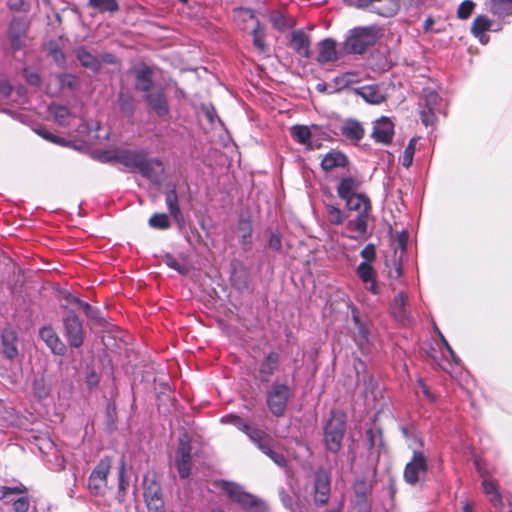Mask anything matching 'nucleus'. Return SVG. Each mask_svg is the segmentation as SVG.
I'll return each mask as SVG.
<instances>
[{
	"instance_id": "nucleus-56",
	"label": "nucleus",
	"mask_w": 512,
	"mask_h": 512,
	"mask_svg": "<svg viewBox=\"0 0 512 512\" xmlns=\"http://www.w3.org/2000/svg\"><path fill=\"white\" fill-rule=\"evenodd\" d=\"M269 21L272 27L278 32H285L290 28V24L284 14L279 11L272 12Z\"/></svg>"
},
{
	"instance_id": "nucleus-33",
	"label": "nucleus",
	"mask_w": 512,
	"mask_h": 512,
	"mask_svg": "<svg viewBox=\"0 0 512 512\" xmlns=\"http://www.w3.org/2000/svg\"><path fill=\"white\" fill-rule=\"evenodd\" d=\"M345 207L348 211H355L357 214L369 216L371 211V201L366 193L360 192L353 198L345 201Z\"/></svg>"
},
{
	"instance_id": "nucleus-8",
	"label": "nucleus",
	"mask_w": 512,
	"mask_h": 512,
	"mask_svg": "<svg viewBox=\"0 0 512 512\" xmlns=\"http://www.w3.org/2000/svg\"><path fill=\"white\" fill-rule=\"evenodd\" d=\"M192 444L187 433H183L178 438L176 448L175 467L181 479L189 477L192 469Z\"/></svg>"
},
{
	"instance_id": "nucleus-26",
	"label": "nucleus",
	"mask_w": 512,
	"mask_h": 512,
	"mask_svg": "<svg viewBox=\"0 0 512 512\" xmlns=\"http://www.w3.org/2000/svg\"><path fill=\"white\" fill-rule=\"evenodd\" d=\"M165 202L169 215L179 227H182L185 223V218L179 205L178 194L175 186L165 192Z\"/></svg>"
},
{
	"instance_id": "nucleus-58",
	"label": "nucleus",
	"mask_w": 512,
	"mask_h": 512,
	"mask_svg": "<svg viewBox=\"0 0 512 512\" xmlns=\"http://www.w3.org/2000/svg\"><path fill=\"white\" fill-rule=\"evenodd\" d=\"M128 487L129 478L126 476V464L125 461L121 459L118 466V495L124 496Z\"/></svg>"
},
{
	"instance_id": "nucleus-28",
	"label": "nucleus",
	"mask_w": 512,
	"mask_h": 512,
	"mask_svg": "<svg viewBox=\"0 0 512 512\" xmlns=\"http://www.w3.org/2000/svg\"><path fill=\"white\" fill-rule=\"evenodd\" d=\"M354 93L368 104L378 105L385 101V96L376 84L357 87L354 89Z\"/></svg>"
},
{
	"instance_id": "nucleus-62",
	"label": "nucleus",
	"mask_w": 512,
	"mask_h": 512,
	"mask_svg": "<svg viewBox=\"0 0 512 512\" xmlns=\"http://www.w3.org/2000/svg\"><path fill=\"white\" fill-rule=\"evenodd\" d=\"M415 142L416 139L411 138L404 149L403 155L401 157V164L405 168H409L413 163V157L416 150Z\"/></svg>"
},
{
	"instance_id": "nucleus-42",
	"label": "nucleus",
	"mask_w": 512,
	"mask_h": 512,
	"mask_svg": "<svg viewBox=\"0 0 512 512\" xmlns=\"http://www.w3.org/2000/svg\"><path fill=\"white\" fill-rule=\"evenodd\" d=\"M366 436V448L370 455L374 453V449L377 446H383L384 440L382 435V430L380 428H368L365 432Z\"/></svg>"
},
{
	"instance_id": "nucleus-30",
	"label": "nucleus",
	"mask_w": 512,
	"mask_h": 512,
	"mask_svg": "<svg viewBox=\"0 0 512 512\" xmlns=\"http://www.w3.org/2000/svg\"><path fill=\"white\" fill-rule=\"evenodd\" d=\"M232 286L239 292H244L249 288L250 273L244 265L233 266L230 274Z\"/></svg>"
},
{
	"instance_id": "nucleus-21",
	"label": "nucleus",
	"mask_w": 512,
	"mask_h": 512,
	"mask_svg": "<svg viewBox=\"0 0 512 512\" xmlns=\"http://www.w3.org/2000/svg\"><path fill=\"white\" fill-rule=\"evenodd\" d=\"M148 153L144 149H119V164L125 166L130 171L138 170L139 166Z\"/></svg>"
},
{
	"instance_id": "nucleus-37",
	"label": "nucleus",
	"mask_w": 512,
	"mask_h": 512,
	"mask_svg": "<svg viewBox=\"0 0 512 512\" xmlns=\"http://www.w3.org/2000/svg\"><path fill=\"white\" fill-rule=\"evenodd\" d=\"M143 497L144 501L163 498L161 484L148 474L143 476Z\"/></svg>"
},
{
	"instance_id": "nucleus-34",
	"label": "nucleus",
	"mask_w": 512,
	"mask_h": 512,
	"mask_svg": "<svg viewBox=\"0 0 512 512\" xmlns=\"http://www.w3.org/2000/svg\"><path fill=\"white\" fill-rule=\"evenodd\" d=\"M359 185L360 183L355 177L346 176L341 178L337 185L338 197L343 201L353 198L358 194Z\"/></svg>"
},
{
	"instance_id": "nucleus-27",
	"label": "nucleus",
	"mask_w": 512,
	"mask_h": 512,
	"mask_svg": "<svg viewBox=\"0 0 512 512\" xmlns=\"http://www.w3.org/2000/svg\"><path fill=\"white\" fill-rule=\"evenodd\" d=\"M337 43L333 38H325L318 43L319 53L316 61L319 64H327L337 61Z\"/></svg>"
},
{
	"instance_id": "nucleus-12",
	"label": "nucleus",
	"mask_w": 512,
	"mask_h": 512,
	"mask_svg": "<svg viewBox=\"0 0 512 512\" xmlns=\"http://www.w3.org/2000/svg\"><path fill=\"white\" fill-rule=\"evenodd\" d=\"M347 307L350 310L351 321L357 329V333L354 334V342L361 348L370 343L371 322L368 319L362 318L360 310L353 302L350 301Z\"/></svg>"
},
{
	"instance_id": "nucleus-22",
	"label": "nucleus",
	"mask_w": 512,
	"mask_h": 512,
	"mask_svg": "<svg viewBox=\"0 0 512 512\" xmlns=\"http://www.w3.org/2000/svg\"><path fill=\"white\" fill-rule=\"evenodd\" d=\"M348 164L347 155L338 149L332 148L323 156L320 167L324 172H330L336 168H346Z\"/></svg>"
},
{
	"instance_id": "nucleus-61",
	"label": "nucleus",
	"mask_w": 512,
	"mask_h": 512,
	"mask_svg": "<svg viewBox=\"0 0 512 512\" xmlns=\"http://www.w3.org/2000/svg\"><path fill=\"white\" fill-rule=\"evenodd\" d=\"M164 263L170 268L175 271H177L180 275H187L188 274V268L181 264L174 256L173 254L166 252L163 256Z\"/></svg>"
},
{
	"instance_id": "nucleus-53",
	"label": "nucleus",
	"mask_w": 512,
	"mask_h": 512,
	"mask_svg": "<svg viewBox=\"0 0 512 512\" xmlns=\"http://www.w3.org/2000/svg\"><path fill=\"white\" fill-rule=\"evenodd\" d=\"M221 424L232 425L239 431L243 432L248 429V423L239 415L235 413H229L220 418Z\"/></svg>"
},
{
	"instance_id": "nucleus-59",
	"label": "nucleus",
	"mask_w": 512,
	"mask_h": 512,
	"mask_svg": "<svg viewBox=\"0 0 512 512\" xmlns=\"http://www.w3.org/2000/svg\"><path fill=\"white\" fill-rule=\"evenodd\" d=\"M433 330H434V333L436 334V336L439 338V340H440L441 344L443 345V347L445 348V350L450 355L451 360L453 361V363L456 364V365H459L460 362H461V359L455 353V351L452 349V347L450 346V344L446 340L445 336L443 335L441 330L438 328V326L434 322H433Z\"/></svg>"
},
{
	"instance_id": "nucleus-35",
	"label": "nucleus",
	"mask_w": 512,
	"mask_h": 512,
	"mask_svg": "<svg viewBox=\"0 0 512 512\" xmlns=\"http://www.w3.org/2000/svg\"><path fill=\"white\" fill-rule=\"evenodd\" d=\"M490 27V19L485 15H478L472 23L471 33L482 45H485L489 42V37L485 35V32L489 31Z\"/></svg>"
},
{
	"instance_id": "nucleus-38",
	"label": "nucleus",
	"mask_w": 512,
	"mask_h": 512,
	"mask_svg": "<svg viewBox=\"0 0 512 512\" xmlns=\"http://www.w3.org/2000/svg\"><path fill=\"white\" fill-rule=\"evenodd\" d=\"M311 128H319V125L312 124L310 127L304 124H295L290 127V135L300 145L305 146L313 137Z\"/></svg>"
},
{
	"instance_id": "nucleus-40",
	"label": "nucleus",
	"mask_w": 512,
	"mask_h": 512,
	"mask_svg": "<svg viewBox=\"0 0 512 512\" xmlns=\"http://www.w3.org/2000/svg\"><path fill=\"white\" fill-rule=\"evenodd\" d=\"M47 55L50 57L57 67L64 69L67 66L66 55L63 49L55 40H50L47 43Z\"/></svg>"
},
{
	"instance_id": "nucleus-17",
	"label": "nucleus",
	"mask_w": 512,
	"mask_h": 512,
	"mask_svg": "<svg viewBox=\"0 0 512 512\" xmlns=\"http://www.w3.org/2000/svg\"><path fill=\"white\" fill-rule=\"evenodd\" d=\"M144 100L159 118L167 117L170 114V106L164 88L161 87L156 92L145 94Z\"/></svg>"
},
{
	"instance_id": "nucleus-51",
	"label": "nucleus",
	"mask_w": 512,
	"mask_h": 512,
	"mask_svg": "<svg viewBox=\"0 0 512 512\" xmlns=\"http://www.w3.org/2000/svg\"><path fill=\"white\" fill-rule=\"evenodd\" d=\"M326 210L328 214L329 222L333 225H343L344 222L348 219V215L345 214L340 208L327 204Z\"/></svg>"
},
{
	"instance_id": "nucleus-43",
	"label": "nucleus",
	"mask_w": 512,
	"mask_h": 512,
	"mask_svg": "<svg viewBox=\"0 0 512 512\" xmlns=\"http://www.w3.org/2000/svg\"><path fill=\"white\" fill-rule=\"evenodd\" d=\"M353 491L359 500L364 501L372 491V484L368 482L366 476H361L354 481Z\"/></svg>"
},
{
	"instance_id": "nucleus-23",
	"label": "nucleus",
	"mask_w": 512,
	"mask_h": 512,
	"mask_svg": "<svg viewBox=\"0 0 512 512\" xmlns=\"http://www.w3.org/2000/svg\"><path fill=\"white\" fill-rule=\"evenodd\" d=\"M1 353L10 361L18 357V336L11 328H6L1 333Z\"/></svg>"
},
{
	"instance_id": "nucleus-4",
	"label": "nucleus",
	"mask_w": 512,
	"mask_h": 512,
	"mask_svg": "<svg viewBox=\"0 0 512 512\" xmlns=\"http://www.w3.org/2000/svg\"><path fill=\"white\" fill-rule=\"evenodd\" d=\"M66 311L62 316V334L68 346L78 349L84 343L83 322L74 309L61 305Z\"/></svg>"
},
{
	"instance_id": "nucleus-32",
	"label": "nucleus",
	"mask_w": 512,
	"mask_h": 512,
	"mask_svg": "<svg viewBox=\"0 0 512 512\" xmlns=\"http://www.w3.org/2000/svg\"><path fill=\"white\" fill-rule=\"evenodd\" d=\"M75 57L80 62L81 66L91 70L97 74L101 71V61L98 57L91 54L84 46L75 49Z\"/></svg>"
},
{
	"instance_id": "nucleus-14",
	"label": "nucleus",
	"mask_w": 512,
	"mask_h": 512,
	"mask_svg": "<svg viewBox=\"0 0 512 512\" xmlns=\"http://www.w3.org/2000/svg\"><path fill=\"white\" fill-rule=\"evenodd\" d=\"M331 492V480L329 474L319 469L314 474L313 482V501L318 507L324 506L328 503Z\"/></svg>"
},
{
	"instance_id": "nucleus-25",
	"label": "nucleus",
	"mask_w": 512,
	"mask_h": 512,
	"mask_svg": "<svg viewBox=\"0 0 512 512\" xmlns=\"http://www.w3.org/2000/svg\"><path fill=\"white\" fill-rule=\"evenodd\" d=\"M135 76V89L145 94L150 93L153 88V70L150 66L142 64L133 70Z\"/></svg>"
},
{
	"instance_id": "nucleus-64",
	"label": "nucleus",
	"mask_w": 512,
	"mask_h": 512,
	"mask_svg": "<svg viewBox=\"0 0 512 512\" xmlns=\"http://www.w3.org/2000/svg\"><path fill=\"white\" fill-rule=\"evenodd\" d=\"M267 247L274 252H281L282 250V234L278 229L271 230Z\"/></svg>"
},
{
	"instance_id": "nucleus-24",
	"label": "nucleus",
	"mask_w": 512,
	"mask_h": 512,
	"mask_svg": "<svg viewBox=\"0 0 512 512\" xmlns=\"http://www.w3.org/2000/svg\"><path fill=\"white\" fill-rule=\"evenodd\" d=\"M138 170L145 179L151 182H158L164 172V167L159 158H147L145 156Z\"/></svg>"
},
{
	"instance_id": "nucleus-5",
	"label": "nucleus",
	"mask_w": 512,
	"mask_h": 512,
	"mask_svg": "<svg viewBox=\"0 0 512 512\" xmlns=\"http://www.w3.org/2000/svg\"><path fill=\"white\" fill-rule=\"evenodd\" d=\"M112 467V457L103 456L92 469L87 482V489L92 496H103L108 488V475Z\"/></svg>"
},
{
	"instance_id": "nucleus-3",
	"label": "nucleus",
	"mask_w": 512,
	"mask_h": 512,
	"mask_svg": "<svg viewBox=\"0 0 512 512\" xmlns=\"http://www.w3.org/2000/svg\"><path fill=\"white\" fill-rule=\"evenodd\" d=\"M292 394V388L287 382H280L278 380L273 381L265 395L266 405L269 412L274 417H283L286 413Z\"/></svg>"
},
{
	"instance_id": "nucleus-50",
	"label": "nucleus",
	"mask_w": 512,
	"mask_h": 512,
	"mask_svg": "<svg viewBox=\"0 0 512 512\" xmlns=\"http://www.w3.org/2000/svg\"><path fill=\"white\" fill-rule=\"evenodd\" d=\"M57 80L61 89L68 88L71 91L79 89L78 78L75 74L63 72L57 75Z\"/></svg>"
},
{
	"instance_id": "nucleus-55",
	"label": "nucleus",
	"mask_w": 512,
	"mask_h": 512,
	"mask_svg": "<svg viewBox=\"0 0 512 512\" xmlns=\"http://www.w3.org/2000/svg\"><path fill=\"white\" fill-rule=\"evenodd\" d=\"M35 132L41 136L43 139L51 142V143H54V144H58L60 146H63V147H67V146H70L71 144V141L63 138V137H60V136H57L55 134H53L51 131H49L48 129L46 128H38L35 130Z\"/></svg>"
},
{
	"instance_id": "nucleus-11",
	"label": "nucleus",
	"mask_w": 512,
	"mask_h": 512,
	"mask_svg": "<svg viewBox=\"0 0 512 512\" xmlns=\"http://www.w3.org/2000/svg\"><path fill=\"white\" fill-rule=\"evenodd\" d=\"M352 6L386 18L394 16L400 8L399 0H356Z\"/></svg>"
},
{
	"instance_id": "nucleus-63",
	"label": "nucleus",
	"mask_w": 512,
	"mask_h": 512,
	"mask_svg": "<svg viewBox=\"0 0 512 512\" xmlns=\"http://www.w3.org/2000/svg\"><path fill=\"white\" fill-rule=\"evenodd\" d=\"M263 454L269 457L277 466L281 468H286L288 466V459L286 456L282 452L273 450L271 445L266 448V451H264Z\"/></svg>"
},
{
	"instance_id": "nucleus-49",
	"label": "nucleus",
	"mask_w": 512,
	"mask_h": 512,
	"mask_svg": "<svg viewBox=\"0 0 512 512\" xmlns=\"http://www.w3.org/2000/svg\"><path fill=\"white\" fill-rule=\"evenodd\" d=\"M148 224L153 229L166 230L171 227V220L168 214L154 213L149 218Z\"/></svg>"
},
{
	"instance_id": "nucleus-52",
	"label": "nucleus",
	"mask_w": 512,
	"mask_h": 512,
	"mask_svg": "<svg viewBox=\"0 0 512 512\" xmlns=\"http://www.w3.org/2000/svg\"><path fill=\"white\" fill-rule=\"evenodd\" d=\"M82 309L85 315L96 322L99 325H104L106 323L105 317L103 315L102 310L99 307L93 306L88 302L82 304Z\"/></svg>"
},
{
	"instance_id": "nucleus-20",
	"label": "nucleus",
	"mask_w": 512,
	"mask_h": 512,
	"mask_svg": "<svg viewBox=\"0 0 512 512\" xmlns=\"http://www.w3.org/2000/svg\"><path fill=\"white\" fill-rule=\"evenodd\" d=\"M289 47L302 58L309 59L311 56V41L309 35L303 29H295L291 32Z\"/></svg>"
},
{
	"instance_id": "nucleus-47",
	"label": "nucleus",
	"mask_w": 512,
	"mask_h": 512,
	"mask_svg": "<svg viewBox=\"0 0 512 512\" xmlns=\"http://www.w3.org/2000/svg\"><path fill=\"white\" fill-rule=\"evenodd\" d=\"M239 230L242 231V235L239 238V244L242 246L244 251H248L252 247V226L249 220H243L239 223Z\"/></svg>"
},
{
	"instance_id": "nucleus-39",
	"label": "nucleus",
	"mask_w": 512,
	"mask_h": 512,
	"mask_svg": "<svg viewBox=\"0 0 512 512\" xmlns=\"http://www.w3.org/2000/svg\"><path fill=\"white\" fill-rule=\"evenodd\" d=\"M239 11L244 13L249 19L255 21V27L252 29V36H253V44L254 46L260 50L263 51L265 49V40L262 36H260L259 31L261 29V25L259 20L254 14V11L250 8H239Z\"/></svg>"
},
{
	"instance_id": "nucleus-44",
	"label": "nucleus",
	"mask_w": 512,
	"mask_h": 512,
	"mask_svg": "<svg viewBox=\"0 0 512 512\" xmlns=\"http://www.w3.org/2000/svg\"><path fill=\"white\" fill-rule=\"evenodd\" d=\"M118 104L120 111L127 117H132L135 114L136 106L135 99L129 93H120L118 95Z\"/></svg>"
},
{
	"instance_id": "nucleus-7",
	"label": "nucleus",
	"mask_w": 512,
	"mask_h": 512,
	"mask_svg": "<svg viewBox=\"0 0 512 512\" xmlns=\"http://www.w3.org/2000/svg\"><path fill=\"white\" fill-rule=\"evenodd\" d=\"M408 447L412 449V457L404 467L403 478L407 484L414 486L419 482L421 475L427 473L429 465L428 459L422 451L413 448L412 444H408Z\"/></svg>"
},
{
	"instance_id": "nucleus-45",
	"label": "nucleus",
	"mask_w": 512,
	"mask_h": 512,
	"mask_svg": "<svg viewBox=\"0 0 512 512\" xmlns=\"http://www.w3.org/2000/svg\"><path fill=\"white\" fill-rule=\"evenodd\" d=\"M482 487L487 495H490V502L493 506H502V495L498 490V487L494 481L484 479L482 481Z\"/></svg>"
},
{
	"instance_id": "nucleus-9",
	"label": "nucleus",
	"mask_w": 512,
	"mask_h": 512,
	"mask_svg": "<svg viewBox=\"0 0 512 512\" xmlns=\"http://www.w3.org/2000/svg\"><path fill=\"white\" fill-rule=\"evenodd\" d=\"M375 42V34L372 27H357L351 30V35L346 40L349 52L362 54Z\"/></svg>"
},
{
	"instance_id": "nucleus-48",
	"label": "nucleus",
	"mask_w": 512,
	"mask_h": 512,
	"mask_svg": "<svg viewBox=\"0 0 512 512\" xmlns=\"http://www.w3.org/2000/svg\"><path fill=\"white\" fill-rule=\"evenodd\" d=\"M490 11L499 17L512 13V0H491Z\"/></svg>"
},
{
	"instance_id": "nucleus-1",
	"label": "nucleus",
	"mask_w": 512,
	"mask_h": 512,
	"mask_svg": "<svg viewBox=\"0 0 512 512\" xmlns=\"http://www.w3.org/2000/svg\"><path fill=\"white\" fill-rule=\"evenodd\" d=\"M346 430V415L340 411H331L323 425L324 448L332 454H338L342 448Z\"/></svg>"
},
{
	"instance_id": "nucleus-36",
	"label": "nucleus",
	"mask_w": 512,
	"mask_h": 512,
	"mask_svg": "<svg viewBox=\"0 0 512 512\" xmlns=\"http://www.w3.org/2000/svg\"><path fill=\"white\" fill-rule=\"evenodd\" d=\"M118 412L116 402L110 398L105 403L104 429L107 434H113L117 430Z\"/></svg>"
},
{
	"instance_id": "nucleus-57",
	"label": "nucleus",
	"mask_w": 512,
	"mask_h": 512,
	"mask_svg": "<svg viewBox=\"0 0 512 512\" xmlns=\"http://www.w3.org/2000/svg\"><path fill=\"white\" fill-rule=\"evenodd\" d=\"M399 430L402 436L407 440L412 442L413 444L418 445L419 447L424 446V440L418 436L416 428L414 425L411 426H400Z\"/></svg>"
},
{
	"instance_id": "nucleus-46",
	"label": "nucleus",
	"mask_w": 512,
	"mask_h": 512,
	"mask_svg": "<svg viewBox=\"0 0 512 512\" xmlns=\"http://www.w3.org/2000/svg\"><path fill=\"white\" fill-rule=\"evenodd\" d=\"M29 23L25 17H14L8 26V35L25 36Z\"/></svg>"
},
{
	"instance_id": "nucleus-29",
	"label": "nucleus",
	"mask_w": 512,
	"mask_h": 512,
	"mask_svg": "<svg viewBox=\"0 0 512 512\" xmlns=\"http://www.w3.org/2000/svg\"><path fill=\"white\" fill-rule=\"evenodd\" d=\"M340 131L345 138L354 143L359 142L365 134L362 124L354 118H347L341 126Z\"/></svg>"
},
{
	"instance_id": "nucleus-13",
	"label": "nucleus",
	"mask_w": 512,
	"mask_h": 512,
	"mask_svg": "<svg viewBox=\"0 0 512 512\" xmlns=\"http://www.w3.org/2000/svg\"><path fill=\"white\" fill-rule=\"evenodd\" d=\"M281 364V355L275 350H271L263 356L258 363L257 380L262 383H269L271 378L278 372Z\"/></svg>"
},
{
	"instance_id": "nucleus-15",
	"label": "nucleus",
	"mask_w": 512,
	"mask_h": 512,
	"mask_svg": "<svg viewBox=\"0 0 512 512\" xmlns=\"http://www.w3.org/2000/svg\"><path fill=\"white\" fill-rule=\"evenodd\" d=\"M368 219L369 216L365 214H357L355 218L344 222V228L346 233H343V237L350 240H361L366 238L368 233Z\"/></svg>"
},
{
	"instance_id": "nucleus-18",
	"label": "nucleus",
	"mask_w": 512,
	"mask_h": 512,
	"mask_svg": "<svg viewBox=\"0 0 512 512\" xmlns=\"http://www.w3.org/2000/svg\"><path fill=\"white\" fill-rule=\"evenodd\" d=\"M371 136L377 143L391 144L394 137V124L388 117H380L373 127Z\"/></svg>"
},
{
	"instance_id": "nucleus-19",
	"label": "nucleus",
	"mask_w": 512,
	"mask_h": 512,
	"mask_svg": "<svg viewBox=\"0 0 512 512\" xmlns=\"http://www.w3.org/2000/svg\"><path fill=\"white\" fill-rule=\"evenodd\" d=\"M363 261L356 267V274L360 280L368 279L373 270L372 262L376 259V245L368 243L361 251Z\"/></svg>"
},
{
	"instance_id": "nucleus-16",
	"label": "nucleus",
	"mask_w": 512,
	"mask_h": 512,
	"mask_svg": "<svg viewBox=\"0 0 512 512\" xmlns=\"http://www.w3.org/2000/svg\"><path fill=\"white\" fill-rule=\"evenodd\" d=\"M39 338L50 349L51 353L57 356H64L67 353L66 344L60 339L51 325L43 326L39 329Z\"/></svg>"
},
{
	"instance_id": "nucleus-41",
	"label": "nucleus",
	"mask_w": 512,
	"mask_h": 512,
	"mask_svg": "<svg viewBox=\"0 0 512 512\" xmlns=\"http://www.w3.org/2000/svg\"><path fill=\"white\" fill-rule=\"evenodd\" d=\"M87 6L101 14H113L120 8L118 0H88Z\"/></svg>"
},
{
	"instance_id": "nucleus-6",
	"label": "nucleus",
	"mask_w": 512,
	"mask_h": 512,
	"mask_svg": "<svg viewBox=\"0 0 512 512\" xmlns=\"http://www.w3.org/2000/svg\"><path fill=\"white\" fill-rule=\"evenodd\" d=\"M442 98L433 89L424 88L419 99V115L423 125L433 126L436 122V113L440 111Z\"/></svg>"
},
{
	"instance_id": "nucleus-10",
	"label": "nucleus",
	"mask_w": 512,
	"mask_h": 512,
	"mask_svg": "<svg viewBox=\"0 0 512 512\" xmlns=\"http://www.w3.org/2000/svg\"><path fill=\"white\" fill-rule=\"evenodd\" d=\"M31 395L38 403L47 400L53 389V377L46 370H38L33 374L30 383Z\"/></svg>"
},
{
	"instance_id": "nucleus-31",
	"label": "nucleus",
	"mask_w": 512,
	"mask_h": 512,
	"mask_svg": "<svg viewBox=\"0 0 512 512\" xmlns=\"http://www.w3.org/2000/svg\"><path fill=\"white\" fill-rule=\"evenodd\" d=\"M391 313L398 321H404L410 316L408 310V297L403 291H399L391 303Z\"/></svg>"
},
{
	"instance_id": "nucleus-2",
	"label": "nucleus",
	"mask_w": 512,
	"mask_h": 512,
	"mask_svg": "<svg viewBox=\"0 0 512 512\" xmlns=\"http://www.w3.org/2000/svg\"><path fill=\"white\" fill-rule=\"evenodd\" d=\"M219 487L227 494L231 501L238 504L243 510L248 512H266L265 502L257 496L244 491L241 485L232 481L221 480Z\"/></svg>"
},
{
	"instance_id": "nucleus-60",
	"label": "nucleus",
	"mask_w": 512,
	"mask_h": 512,
	"mask_svg": "<svg viewBox=\"0 0 512 512\" xmlns=\"http://www.w3.org/2000/svg\"><path fill=\"white\" fill-rule=\"evenodd\" d=\"M85 386L89 392L95 390L100 383V375L96 372L94 367L87 366L85 373Z\"/></svg>"
},
{
	"instance_id": "nucleus-54",
	"label": "nucleus",
	"mask_w": 512,
	"mask_h": 512,
	"mask_svg": "<svg viewBox=\"0 0 512 512\" xmlns=\"http://www.w3.org/2000/svg\"><path fill=\"white\" fill-rule=\"evenodd\" d=\"M16 494L9 495L8 498L2 499L5 503H12L14 512H27L30 506V502L27 496H19L14 498Z\"/></svg>"
}]
</instances>
